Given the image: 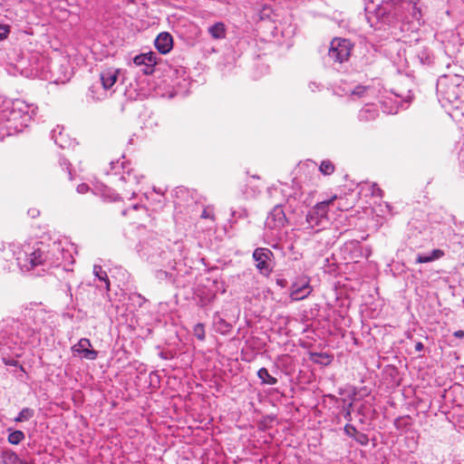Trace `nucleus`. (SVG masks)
Returning a JSON list of instances; mask_svg holds the SVG:
<instances>
[{"mask_svg": "<svg viewBox=\"0 0 464 464\" xmlns=\"http://www.w3.org/2000/svg\"><path fill=\"white\" fill-rule=\"evenodd\" d=\"M397 96L401 98V101L404 102H410L411 96L410 93H408L406 96H402L401 94H396Z\"/></svg>", "mask_w": 464, "mask_h": 464, "instance_id": "nucleus-44", "label": "nucleus"}, {"mask_svg": "<svg viewBox=\"0 0 464 464\" xmlns=\"http://www.w3.org/2000/svg\"><path fill=\"white\" fill-rule=\"evenodd\" d=\"M140 208L143 209V210H146V208L143 206H140L138 204H134L131 208L124 209L122 211V215L125 216V215L129 214L131 210H137V209H140Z\"/></svg>", "mask_w": 464, "mask_h": 464, "instance_id": "nucleus-39", "label": "nucleus"}, {"mask_svg": "<svg viewBox=\"0 0 464 464\" xmlns=\"http://www.w3.org/2000/svg\"><path fill=\"white\" fill-rule=\"evenodd\" d=\"M377 115V110L372 108H364L360 111L359 117L363 121H371L375 119Z\"/></svg>", "mask_w": 464, "mask_h": 464, "instance_id": "nucleus-26", "label": "nucleus"}, {"mask_svg": "<svg viewBox=\"0 0 464 464\" xmlns=\"http://www.w3.org/2000/svg\"><path fill=\"white\" fill-rule=\"evenodd\" d=\"M24 433L21 430H14L8 435V442L13 445L19 444L24 440Z\"/></svg>", "mask_w": 464, "mask_h": 464, "instance_id": "nucleus-27", "label": "nucleus"}, {"mask_svg": "<svg viewBox=\"0 0 464 464\" xmlns=\"http://www.w3.org/2000/svg\"><path fill=\"white\" fill-rule=\"evenodd\" d=\"M437 96L441 106L452 109L453 118L458 117L459 111L464 115V78L459 74H443L437 81Z\"/></svg>", "mask_w": 464, "mask_h": 464, "instance_id": "nucleus-2", "label": "nucleus"}, {"mask_svg": "<svg viewBox=\"0 0 464 464\" xmlns=\"http://www.w3.org/2000/svg\"><path fill=\"white\" fill-rule=\"evenodd\" d=\"M2 464H17L20 463V458L12 450H5L1 455Z\"/></svg>", "mask_w": 464, "mask_h": 464, "instance_id": "nucleus-22", "label": "nucleus"}, {"mask_svg": "<svg viewBox=\"0 0 464 464\" xmlns=\"http://www.w3.org/2000/svg\"><path fill=\"white\" fill-rule=\"evenodd\" d=\"M423 349H424V345H423V343L421 342L416 343V344H415V351L416 352H421V351H423Z\"/></svg>", "mask_w": 464, "mask_h": 464, "instance_id": "nucleus-46", "label": "nucleus"}, {"mask_svg": "<svg viewBox=\"0 0 464 464\" xmlns=\"http://www.w3.org/2000/svg\"><path fill=\"white\" fill-rule=\"evenodd\" d=\"M133 63H135V65L137 66H144V68L146 67V63H145V58H144V55L143 53H140L139 55H136L133 59Z\"/></svg>", "mask_w": 464, "mask_h": 464, "instance_id": "nucleus-36", "label": "nucleus"}, {"mask_svg": "<svg viewBox=\"0 0 464 464\" xmlns=\"http://www.w3.org/2000/svg\"><path fill=\"white\" fill-rule=\"evenodd\" d=\"M166 254L157 242L143 245L140 249V255L146 257L147 261L155 265H163Z\"/></svg>", "mask_w": 464, "mask_h": 464, "instance_id": "nucleus-10", "label": "nucleus"}, {"mask_svg": "<svg viewBox=\"0 0 464 464\" xmlns=\"http://www.w3.org/2000/svg\"><path fill=\"white\" fill-rule=\"evenodd\" d=\"M343 431L344 433L349 436L350 438H353V440L355 439V435L357 434L358 430H356V428L350 424V423H347L344 428H343Z\"/></svg>", "mask_w": 464, "mask_h": 464, "instance_id": "nucleus-31", "label": "nucleus"}, {"mask_svg": "<svg viewBox=\"0 0 464 464\" xmlns=\"http://www.w3.org/2000/svg\"><path fill=\"white\" fill-rule=\"evenodd\" d=\"M155 276L157 279L162 281L169 279L170 277V275L168 272L160 269L155 272Z\"/></svg>", "mask_w": 464, "mask_h": 464, "instance_id": "nucleus-35", "label": "nucleus"}, {"mask_svg": "<svg viewBox=\"0 0 464 464\" xmlns=\"http://www.w3.org/2000/svg\"><path fill=\"white\" fill-rule=\"evenodd\" d=\"M59 244V248H61V251L55 254V256L57 257V262L53 263L52 265L53 266H58L61 265H69L73 263V257L69 250L64 249V247L62 246L61 243Z\"/></svg>", "mask_w": 464, "mask_h": 464, "instance_id": "nucleus-17", "label": "nucleus"}, {"mask_svg": "<svg viewBox=\"0 0 464 464\" xmlns=\"http://www.w3.org/2000/svg\"><path fill=\"white\" fill-rule=\"evenodd\" d=\"M28 214H29L32 218H36V217H38V216H39L40 212H39V210H38V209L34 208V209H30V210L28 211Z\"/></svg>", "mask_w": 464, "mask_h": 464, "instance_id": "nucleus-45", "label": "nucleus"}, {"mask_svg": "<svg viewBox=\"0 0 464 464\" xmlns=\"http://www.w3.org/2000/svg\"><path fill=\"white\" fill-rule=\"evenodd\" d=\"M214 325L216 330L223 334H227L231 329V325L219 316L215 317Z\"/></svg>", "mask_w": 464, "mask_h": 464, "instance_id": "nucleus-23", "label": "nucleus"}, {"mask_svg": "<svg viewBox=\"0 0 464 464\" xmlns=\"http://www.w3.org/2000/svg\"><path fill=\"white\" fill-rule=\"evenodd\" d=\"M74 355H79L81 358L94 361L98 356V352L92 349V343L89 339L82 338L79 342L72 347Z\"/></svg>", "mask_w": 464, "mask_h": 464, "instance_id": "nucleus-11", "label": "nucleus"}, {"mask_svg": "<svg viewBox=\"0 0 464 464\" xmlns=\"http://www.w3.org/2000/svg\"><path fill=\"white\" fill-rule=\"evenodd\" d=\"M336 196H333L329 199L318 202L311 208L306 216V221L311 227L323 226L327 220L329 206L336 199Z\"/></svg>", "mask_w": 464, "mask_h": 464, "instance_id": "nucleus-5", "label": "nucleus"}, {"mask_svg": "<svg viewBox=\"0 0 464 464\" xmlns=\"http://www.w3.org/2000/svg\"><path fill=\"white\" fill-rule=\"evenodd\" d=\"M257 376L264 384L275 385L277 383V379L270 375L267 369L266 368L259 369L257 372Z\"/></svg>", "mask_w": 464, "mask_h": 464, "instance_id": "nucleus-21", "label": "nucleus"}, {"mask_svg": "<svg viewBox=\"0 0 464 464\" xmlns=\"http://www.w3.org/2000/svg\"><path fill=\"white\" fill-rule=\"evenodd\" d=\"M9 249L16 260L17 266L22 271L28 272L37 266H43L44 270L52 267L57 262L55 254L61 251L59 244L53 242L46 246L43 242L34 244L24 242L9 244Z\"/></svg>", "mask_w": 464, "mask_h": 464, "instance_id": "nucleus-1", "label": "nucleus"}, {"mask_svg": "<svg viewBox=\"0 0 464 464\" xmlns=\"http://www.w3.org/2000/svg\"><path fill=\"white\" fill-rule=\"evenodd\" d=\"M55 132H56V130H54L53 131V139H54V142H55L57 145H59L60 147H62V148H63V144L58 140V139H57V138H55Z\"/></svg>", "mask_w": 464, "mask_h": 464, "instance_id": "nucleus-49", "label": "nucleus"}, {"mask_svg": "<svg viewBox=\"0 0 464 464\" xmlns=\"http://www.w3.org/2000/svg\"><path fill=\"white\" fill-rule=\"evenodd\" d=\"M12 330H15V338L13 344L23 347L24 344L34 343L38 339L36 332L20 321H13Z\"/></svg>", "mask_w": 464, "mask_h": 464, "instance_id": "nucleus-9", "label": "nucleus"}, {"mask_svg": "<svg viewBox=\"0 0 464 464\" xmlns=\"http://www.w3.org/2000/svg\"><path fill=\"white\" fill-rule=\"evenodd\" d=\"M270 11V7L265 6L261 11V18L264 19L265 17H269Z\"/></svg>", "mask_w": 464, "mask_h": 464, "instance_id": "nucleus-42", "label": "nucleus"}, {"mask_svg": "<svg viewBox=\"0 0 464 464\" xmlns=\"http://www.w3.org/2000/svg\"><path fill=\"white\" fill-rule=\"evenodd\" d=\"M420 60L422 63H430V56L428 53H426L425 51L422 52V56H420Z\"/></svg>", "mask_w": 464, "mask_h": 464, "instance_id": "nucleus-43", "label": "nucleus"}, {"mask_svg": "<svg viewBox=\"0 0 464 464\" xmlns=\"http://www.w3.org/2000/svg\"><path fill=\"white\" fill-rule=\"evenodd\" d=\"M3 361L6 364V365H13V366H15L17 365L18 362L17 360H15L14 358H5V357H3Z\"/></svg>", "mask_w": 464, "mask_h": 464, "instance_id": "nucleus-41", "label": "nucleus"}, {"mask_svg": "<svg viewBox=\"0 0 464 464\" xmlns=\"http://www.w3.org/2000/svg\"><path fill=\"white\" fill-rule=\"evenodd\" d=\"M93 275L102 282L105 284V289L110 291V280L108 278L107 273L102 269V267L99 265L93 266Z\"/></svg>", "mask_w": 464, "mask_h": 464, "instance_id": "nucleus-20", "label": "nucleus"}, {"mask_svg": "<svg viewBox=\"0 0 464 464\" xmlns=\"http://www.w3.org/2000/svg\"><path fill=\"white\" fill-rule=\"evenodd\" d=\"M34 109L24 102L17 101L10 110L5 111L3 117L8 122L7 129L20 131L24 127L28 126L33 118Z\"/></svg>", "mask_w": 464, "mask_h": 464, "instance_id": "nucleus-3", "label": "nucleus"}, {"mask_svg": "<svg viewBox=\"0 0 464 464\" xmlns=\"http://www.w3.org/2000/svg\"><path fill=\"white\" fill-rule=\"evenodd\" d=\"M89 189V187L87 184H84V183H82L80 185H78L77 187V192L80 193V194H84L88 191Z\"/></svg>", "mask_w": 464, "mask_h": 464, "instance_id": "nucleus-40", "label": "nucleus"}, {"mask_svg": "<svg viewBox=\"0 0 464 464\" xmlns=\"http://www.w3.org/2000/svg\"><path fill=\"white\" fill-rule=\"evenodd\" d=\"M352 411H353V402H349L346 406H343V417L346 420H352Z\"/></svg>", "mask_w": 464, "mask_h": 464, "instance_id": "nucleus-34", "label": "nucleus"}, {"mask_svg": "<svg viewBox=\"0 0 464 464\" xmlns=\"http://www.w3.org/2000/svg\"><path fill=\"white\" fill-rule=\"evenodd\" d=\"M118 70L108 69L101 72L100 80L104 91L111 90L118 79Z\"/></svg>", "mask_w": 464, "mask_h": 464, "instance_id": "nucleus-15", "label": "nucleus"}, {"mask_svg": "<svg viewBox=\"0 0 464 464\" xmlns=\"http://www.w3.org/2000/svg\"><path fill=\"white\" fill-rule=\"evenodd\" d=\"M13 321H14V319L5 321L0 330V351L3 354L11 353L17 357L21 354L22 346L13 344L15 338V330H12Z\"/></svg>", "mask_w": 464, "mask_h": 464, "instance_id": "nucleus-4", "label": "nucleus"}, {"mask_svg": "<svg viewBox=\"0 0 464 464\" xmlns=\"http://www.w3.org/2000/svg\"><path fill=\"white\" fill-rule=\"evenodd\" d=\"M335 168L334 163L329 160H324L319 166V170L324 175H331L334 173Z\"/></svg>", "mask_w": 464, "mask_h": 464, "instance_id": "nucleus-25", "label": "nucleus"}, {"mask_svg": "<svg viewBox=\"0 0 464 464\" xmlns=\"http://www.w3.org/2000/svg\"><path fill=\"white\" fill-rule=\"evenodd\" d=\"M155 47L162 53H168L173 47V39L167 32L160 33L155 39Z\"/></svg>", "mask_w": 464, "mask_h": 464, "instance_id": "nucleus-14", "label": "nucleus"}, {"mask_svg": "<svg viewBox=\"0 0 464 464\" xmlns=\"http://www.w3.org/2000/svg\"><path fill=\"white\" fill-rule=\"evenodd\" d=\"M277 284L284 286L285 285V280H277Z\"/></svg>", "mask_w": 464, "mask_h": 464, "instance_id": "nucleus-52", "label": "nucleus"}, {"mask_svg": "<svg viewBox=\"0 0 464 464\" xmlns=\"http://www.w3.org/2000/svg\"><path fill=\"white\" fill-rule=\"evenodd\" d=\"M208 32L213 39H224L226 37V25L222 22H217L208 27Z\"/></svg>", "mask_w": 464, "mask_h": 464, "instance_id": "nucleus-18", "label": "nucleus"}, {"mask_svg": "<svg viewBox=\"0 0 464 464\" xmlns=\"http://www.w3.org/2000/svg\"><path fill=\"white\" fill-rule=\"evenodd\" d=\"M129 194H130L132 197L135 194V191L132 188H130V190L127 191L125 196L127 197Z\"/></svg>", "mask_w": 464, "mask_h": 464, "instance_id": "nucleus-50", "label": "nucleus"}, {"mask_svg": "<svg viewBox=\"0 0 464 464\" xmlns=\"http://www.w3.org/2000/svg\"><path fill=\"white\" fill-rule=\"evenodd\" d=\"M121 179L125 182H128V183H130V184H137L138 183V180L136 179V177L132 174V172L130 170H128L126 172V175H123L121 177Z\"/></svg>", "mask_w": 464, "mask_h": 464, "instance_id": "nucleus-33", "label": "nucleus"}, {"mask_svg": "<svg viewBox=\"0 0 464 464\" xmlns=\"http://www.w3.org/2000/svg\"><path fill=\"white\" fill-rule=\"evenodd\" d=\"M94 88H95V86H94V85H92V86L90 88V92H91V93H92V97L93 99H97V100L102 99V97H100V96L95 97V95H94Z\"/></svg>", "mask_w": 464, "mask_h": 464, "instance_id": "nucleus-48", "label": "nucleus"}, {"mask_svg": "<svg viewBox=\"0 0 464 464\" xmlns=\"http://www.w3.org/2000/svg\"><path fill=\"white\" fill-rule=\"evenodd\" d=\"M273 252L266 247H257L253 253L256 267L263 276H269L273 271L272 258Z\"/></svg>", "mask_w": 464, "mask_h": 464, "instance_id": "nucleus-7", "label": "nucleus"}, {"mask_svg": "<svg viewBox=\"0 0 464 464\" xmlns=\"http://www.w3.org/2000/svg\"><path fill=\"white\" fill-rule=\"evenodd\" d=\"M454 336L457 338H463L464 337V331L459 330L454 333Z\"/></svg>", "mask_w": 464, "mask_h": 464, "instance_id": "nucleus-47", "label": "nucleus"}, {"mask_svg": "<svg viewBox=\"0 0 464 464\" xmlns=\"http://www.w3.org/2000/svg\"><path fill=\"white\" fill-rule=\"evenodd\" d=\"M369 91H371V89L367 86L357 85L351 91L350 94L351 96L362 98L364 97Z\"/></svg>", "mask_w": 464, "mask_h": 464, "instance_id": "nucleus-28", "label": "nucleus"}, {"mask_svg": "<svg viewBox=\"0 0 464 464\" xmlns=\"http://www.w3.org/2000/svg\"><path fill=\"white\" fill-rule=\"evenodd\" d=\"M194 335L200 341L205 339V329L202 324H197L193 328Z\"/></svg>", "mask_w": 464, "mask_h": 464, "instance_id": "nucleus-29", "label": "nucleus"}, {"mask_svg": "<svg viewBox=\"0 0 464 464\" xmlns=\"http://www.w3.org/2000/svg\"><path fill=\"white\" fill-rule=\"evenodd\" d=\"M372 195L374 197L382 198L383 195V191L378 187L377 184L373 183L372 185Z\"/></svg>", "mask_w": 464, "mask_h": 464, "instance_id": "nucleus-37", "label": "nucleus"}, {"mask_svg": "<svg viewBox=\"0 0 464 464\" xmlns=\"http://www.w3.org/2000/svg\"><path fill=\"white\" fill-rule=\"evenodd\" d=\"M201 218L214 219L213 211L208 208H205L201 214Z\"/></svg>", "mask_w": 464, "mask_h": 464, "instance_id": "nucleus-38", "label": "nucleus"}, {"mask_svg": "<svg viewBox=\"0 0 464 464\" xmlns=\"http://www.w3.org/2000/svg\"><path fill=\"white\" fill-rule=\"evenodd\" d=\"M461 157V164L464 166V153L460 155Z\"/></svg>", "mask_w": 464, "mask_h": 464, "instance_id": "nucleus-53", "label": "nucleus"}, {"mask_svg": "<svg viewBox=\"0 0 464 464\" xmlns=\"http://www.w3.org/2000/svg\"><path fill=\"white\" fill-rule=\"evenodd\" d=\"M444 251L441 249H433L429 254H418L416 257L417 264L430 263L444 256Z\"/></svg>", "mask_w": 464, "mask_h": 464, "instance_id": "nucleus-16", "label": "nucleus"}, {"mask_svg": "<svg viewBox=\"0 0 464 464\" xmlns=\"http://www.w3.org/2000/svg\"><path fill=\"white\" fill-rule=\"evenodd\" d=\"M388 2L394 6V15L398 20H408V16L402 14L404 10L411 13L414 19H420V12L417 8L418 0H388Z\"/></svg>", "mask_w": 464, "mask_h": 464, "instance_id": "nucleus-8", "label": "nucleus"}, {"mask_svg": "<svg viewBox=\"0 0 464 464\" xmlns=\"http://www.w3.org/2000/svg\"><path fill=\"white\" fill-rule=\"evenodd\" d=\"M146 67L142 69L144 74H151L154 72V66L157 64V54L153 52L143 53Z\"/></svg>", "mask_w": 464, "mask_h": 464, "instance_id": "nucleus-19", "label": "nucleus"}, {"mask_svg": "<svg viewBox=\"0 0 464 464\" xmlns=\"http://www.w3.org/2000/svg\"><path fill=\"white\" fill-rule=\"evenodd\" d=\"M119 162H111V169H114L118 166Z\"/></svg>", "mask_w": 464, "mask_h": 464, "instance_id": "nucleus-51", "label": "nucleus"}, {"mask_svg": "<svg viewBox=\"0 0 464 464\" xmlns=\"http://www.w3.org/2000/svg\"><path fill=\"white\" fill-rule=\"evenodd\" d=\"M34 415V411L31 408H24L14 419L16 422H24L32 419Z\"/></svg>", "mask_w": 464, "mask_h": 464, "instance_id": "nucleus-24", "label": "nucleus"}, {"mask_svg": "<svg viewBox=\"0 0 464 464\" xmlns=\"http://www.w3.org/2000/svg\"><path fill=\"white\" fill-rule=\"evenodd\" d=\"M313 291L310 281L307 278H302L291 285L290 297L293 301H301L306 298Z\"/></svg>", "mask_w": 464, "mask_h": 464, "instance_id": "nucleus-12", "label": "nucleus"}, {"mask_svg": "<svg viewBox=\"0 0 464 464\" xmlns=\"http://www.w3.org/2000/svg\"><path fill=\"white\" fill-rule=\"evenodd\" d=\"M10 34V26L0 24V41L5 40Z\"/></svg>", "mask_w": 464, "mask_h": 464, "instance_id": "nucleus-32", "label": "nucleus"}, {"mask_svg": "<svg viewBox=\"0 0 464 464\" xmlns=\"http://www.w3.org/2000/svg\"><path fill=\"white\" fill-rule=\"evenodd\" d=\"M287 219L283 208L279 205L274 207L266 220V226L270 229H279L285 227Z\"/></svg>", "mask_w": 464, "mask_h": 464, "instance_id": "nucleus-13", "label": "nucleus"}, {"mask_svg": "<svg viewBox=\"0 0 464 464\" xmlns=\"http://www.w3.org/2000/svg\"><path fill=\"white\" fill-rule=\"evenodd\" d=\"M352 48L353 44L349 40L334 38L330 44L328 56L332 61L342 63L350 57Z\"/></svg>", "mask_w": 464, "mask_h": 464, "instance_id": "nucleus-6", "label": "nucleus"}, {"mask_svg": "<svg viewBox=\"0 0 464 464\" xmlns=\"http://www.w3.org/2000/svg\"><path fill=\"white\" fill-rule=\"evenodd\" d=\"M354 440L362 446H367L369 443L368 435L360 431L355 435Z\"/></svg>", "mask_w": 464, "mask_h": 464, "instance_id": "nucleus-30", "label": "nucleus"}]
</instances>
